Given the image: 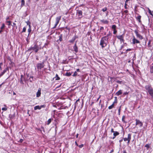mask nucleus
<instances>
[{"label":"nucleus","instance_id":"a19ab883","mask_svg":"<svg viewBox=\"0 0 153 153\" xmlns=\"http://www.w3.org/2000/svg\"><path fill=\"white\" fill-rule=\"evenodd\" d=\"M28 31L29 32L28 35L30 33L31 31V28H29L28 29Z\"/></svg>","mask_w":153,"mask_h":153},{"label":"nucleus","instance_id":"1a4fd4ad","mask_svg":"<svg viewBox=\"0 0 153 153\" xmlns=\"http://www.w3.org/2000/svg\"><path fill=\"white\" fill-rule=\"evenodd\" d=\"M45 107V105H41V106L37 105L34 107V110H36L37 109L40 110L42 108H44Z\"/></svg>","mask_w":153,"mask_h":153},{"label":"nucleus","instance_id":"052dcab7","mask_svg":"<svg viewBox=\"0 0 153 153\" xmlns=\"http://www.w3.org/2000/svg\"><path fill=\"white\" fill-rule=\"evenodd\" d=\"M113 152H114V150L113 149H112L111 150L110 153H111Z\"/></svg>","mask_w":153,"mask_h":153},{"label":"nucleus","instance_id":"c85d7f7f","mask_svg":"<svg viewBox=\"0 0 153 153\" xmlns=\"http://www.w3.org/2000/svg\"><path fill=\"white\" fill-rule=\"evenodd\" d=\"M125 116L123 115V117H122V121L124 123H126L125 121Z\"/></svg>","mask_w":153,"mask_h":153},{"label":"nucleus","instance_id":"4be33fe9","mask_svg":"<svg viewBox=\"0 0 153 153\" xmlns=\"http://www.w3.org/2000/svg\"><path fill=\"white\" fill-rule=\"evenodd\" d=\"M101 22L105 24H108V21L107 20H105L104 19L101 20Z\"/></svg>","mask_w":153,"mask_h":153},{"label":"nucleus","instance_id":"5701e85b","mask_svg":"<svg viewBox=\"0 0 153 153\" xmlns=\"http://www.w3.org/2000/svg\"><path fill=\"white\" fill-rule=\"evenodd\" d=\"M150 71L151 73L153 74V65H152V66L150 67Z\"/></svg>","mask_w":153,"mask_h":153},{"label":"nucleus","instance_id":"c756f323","mask_svg":"<svg viewBox=\"0 0 153 153\" xmlns=\"http://www.w3.org/2000/svg\"><path fill=\"white\" fill-rule=\"evenodd\" d=\"M121 106H120V107H119V108L118 109V114L119 115H120V111H121Z\"/></svg>","mask_w":153,"mask_h":153},{"label":"nucleus","instance_id":"69168bd1","mask_svg":"<svg viewBox=\"0 0 153 153\" xmlns=\"http://www.w3.org/2000/svg\"><path fill=\"white\" fill-rule=\"evenodd\" d=\"M59 39L61 41H62V38L61 37H60Z\"/></svg>","mask_w":153,"mask_h":153},{"label":"nucleus","instance_id":"3c124183","mask_svg":"<svg viewBox=\"0 0 153 153\" xmlns=\"http://www.w3.org/2000/svg\"><path fill=\"white\" fill-rule=\"evenodd\" d=\"M128 94V93L127 92H126L124 93H123V95H127Z\"/></svg>","mask_w":153,"mask_h":153},{"label":"nucleus","instance_id":"c03bdc74","mask_svg":"<svg viewBox=\"0 0 153 153\" xmlns=\"http://www.w3.org/2000/svg\"><path fill=\"white\" fill-rule=\"evenodd\" d=\"M80 148H82L83 146V145L82 144L78 146Z\"/></svg>","mask_w":153,"mask_h":153},{"label":"nucleus","instance_id":"13d9d810","mask_svg":"<svg viewBox=\"0 0 153 153\" xmlns=\"http://www.w3.org/2000/svg\"><path fill=\"white\" fill-rule=\"evenodd\" d=\"M121 81H117V82L118 83H121Z\"/></svg>","mask_w":153,"mask_h":153},{"label":"nucleus","instance_id":"4d7b16f0","mask_svg":"<svg viewBox=\"0 0 153 153\" xmlns=\"http://www.w3.org/2000/svg\"><path fill=\"white\" fill-rule=\"evenodd\" d=\"M76 71V72L79 71V69H77Z\"/></svg>","mask_w":153,"mask_h":153},{"label":"nucleus","instance_id":"cd10ccee","mask_svg":"<svg viewBox=\"0 0 153 153\" xmlns=\"http://www.w3.org/2000/svg\"><path fill=\"white\" fill-rule=\"evenodd\" d=\"M51 121V119H49L47 121V124L48 125H49Z\"/></svg>","mask_w":153,"mask_h":153},{"label":"nucleus","instance_id":"2f4dec72","mask_svg":"<svg viewBox=\"0 0 153 153\" xmlns=\"http://www.w3.org/2000/svg\"><path fill=\"white\" fill-rule=\"evenodd\" d=\"M77 75V73L76 71H75L74 72V74H73V75L72 76H76V75Z\"/></svg>","mask_w":153,"mask_h":153},{"label":"nucleus","instance_id":"bb28decb","mask_svg":"<svg viewBox=\"0 0 153 153\" xmlns=\"http://www.w3.org/2000/svg\"><path fill=\"white\" fill-rule=\"evenodd\" d=\"M4 106L5 107L3 108H2V110L4 111H6L7 110V108L6 107L7 106L6 105H4Z\"/></svg>","mask_w":153,"mask_h":153},{"label":"nucleus","instance_id":"680f3d73","mask_svg":"<svg viewBox=\"0 0 153 153\" xmlns=\"http://www.w3.org/2000/svg\"><path fill=\"white\" fill-rule=\"evenodd\" d=\"M75 143L76 145L77 146H78V144H77V142H76H76H75Z\"/></svg>","mask_w":153,"mask_h":153},{"label":"nucleus","instance_id":"b1692460","mask_svg":"<svg viewBox=\"0 0 153 153\" xmlns=\"http://www.w3.org/2000/svg\"><path fill=\"white\" fill-rule=\"evenodd\" d=\"M115 100L114 102H113L112 104H114H114L115 103H117V97H115Z\"/></svg>","mask_w":153,"mask_h":153},{"label":"nucleus","instance_id":"ea45409f","mask_svg":"<svg viewBox=\"0 0 153 153\" xmlns=\"http://www.w3.org/2000/svg\"><path fill=\"white\" fill-rule=\"evenodd\" d=\"M2 65H3L2 62H1L0 63V70H2L1 66Z\"/></svg>","mask_w":153,"mask_h":153},{"label":"nucleus","instance_id":"393cba45","mask_svg":"<svg viewBox=\"0 0 153 153\" xmlns=\"http://www.w3.org/2000/svg\"><path fill=\"white\" fill-rule=\"evenodd\" d=\"M114 104H112L110 106L108 107V108L109 109H111L112 108L114 107Z\"/></svg>","mask_w":153,"mask_h":153},{"label":"nucleus","instance_id":"423d86ee","mask_svg":"<svg viewBox=\"0 0 153 153\" xmlns=\"http://www.w3.org/2000/svg\"><path fill=\"white\" fill-rule=\"evenodd\" d=\"M136 121V125H139L140 127H141L143 125V123L140 121L139 120L136 119L135 120Z\"/></svg>","mask_w":153,"mask_h":153},{"label":"nucleus","instance_id":"6e6552de","mask_svg":"<svg viewBox=\"0 0 153 153\" xmlns=\"http://www.w3.org/2000/svg\"><path fill=\"white\" fill-rule=\"evenodd\" d=\"M43 64H44L43 63H38L36 65V67H37V68L38 69H40L42 68H43L44 67Z\"/></svg>","mask_w":153,"mask_h":153},{"label":"nucleus","instance_id":"39448f33","mask_svg":"<svg viewBox=\"0 0 153 153\" xmlns=\"http://www.w3.org/2000/svg\"><path fill=\"white\" fill-rule=\"evenodd\" d=\"M131 134H128L127 137H125L123 138V140L124 141H128L127 143L128 144H129V142L131 140Z\"/></svg>","mask_w":153,"mask_h":153},{"label":"nucleus","instance_id":"9d476101","mask_svg":"<svg viewBox=\"0 0 153 153\" xmlns=\"http://www.w3.org/2000/svg\"><path fill=\"white\" fill-rule=\"evenodd\" d=\"M41 88H39L37 92L36 93V96L37 97H39L40 96L41 94Z\"/></svg>","mask_w":153,"mask_h":153},{"label":"nucleus","instance_id":"f03ea898","mask_svg":"<svg viewBox=\"0 0 153 153\" xmlns=\"http://www.w3.org/2000/svg\"><path fill=\"white\" fill-rule=\"evenodd\" d=\"M145 88L147 92L150 94L153 99V88L151 85H148L145 86Z\"/></svg>","mask_w":153,"mask_h":153},{"label":"nucleus","instance_id":"2eb2a0df","mask_svg":"<svg viewBox=\"0 0 153 153\" xmlns=\"http://www.w3.org/2000/svg\"><path fill=\"white\" fill-rule=\"evenodd\" d=\"M76 13L79 16H82V11L80 10H77Z\"/></svg>","mask_w":153,"mask_h":153},{"label":"nucleus","instance_id":"58836bf2","mask_svg":"<svg viewBox=\"0 0 153 153\" xmlns=\"http://www.w3.org/2000/svg\"><path fill=\"white\" fill-rule=\"evenodd\" d=\"M5 27V25L4 24H3L2 26L1 27V29H3Z\"/></svg>","mask_w":153,"mask_h":153},{"label":"nucleus","instance_id":"49530a36","mask_svg":"<svg viewBox=\"0 0 153 153\" xmlns=\"http://www.w3.org/2000/svg\"><path fill=\"white\" fill-rule=\"evenodd\" d=\"M114 30L113 33L115 34L117 32V31L116 30V29Z\"/></svg>","mask_w":153,"mask_h":153},{"label":"nucleus","instance_id":"09e8293b","mask_svg":"<svg viewBox=\"0 0 153 153\" xmlns=\"http://www.w3.org/2000/svg\"><path fill=\"white\" fill-rule=\"evenodd\" d=\"M23 141V140L22 139H20L19 141V142L22 143Z\"/></svg>","mask_w":153,"mask_h":153},{"label":"nucleus","instance_id":"412c9836","mask_svg":"<svg viewBox=\"0 0 153 153\" xmlns=\"http://www.w3.org/2000/svg\"><path fill=\"white\" fill-rule=\"evenodd\" d=\"M72 73V72H71V73L70 72H67L65 74V75L66 76H69L71 75Z\"/></svg>","mask_w":153,"mask_h":153},{"label":"nucleus","instance_id":"bf43d9fd","mask_svg":"<svg viewBox=\"0 0 153 153\" xmlns=\"http://www.w3.org/2000/svg\"><path fill=\"white\" fill-rule=\"evenodd\" d=\"M100 97L97 99V101H98V100H99V99L100 98Z\"/></svg>","mask_w":153,"mask_h":153},{"label":"nucleus","instance_id":"338daca9","mask_svg":"<svg viewBox=\"0 0 153 153\" xmlns=\"http://www.w3.org/2000/svg\"><path fill=\"white\" fill-rule=\"evenodd\" d=\"M29 26V28H31V26H30V25H28Z\"/></svg>","mask_w":153,"mask_h":153},{"label":"nucleus","instance_id":"72a5a7b5","mask_svg":"<svg viewBox=\"0 0 153 153\" xmlns=\"http://www.w3.org/2000/svg\"><path fill=\"white\" fill-rule=\"evenodd\" d=\"M6 22L8 23V25L9 26H10L11 25V22L10 21H7Z\"/></svg>","mask_w":153,"mask_h":153},{"label":"nucleus","instance_id":"e433bc0d","mask_svg":"<svg viewBox=\"0 0 153 153\" xmlns=\"http://www.w3.org/2000/svg\"><path fill=\"white\" fill-rule=\"evenodd\" d=\"M26 27H24L23 29V30H22V32H25V31H26Z\"/></svg>","mask_w":153,"mask_h":153},{"label":"nucleus","instance_id":"79ce46f5","mask_svg":"<svg viewBox=\"0 0 153 153\" xmlns=\"http://www.w3.org/2000/svg\"><path fill=\"white\" fill-rule=\"evenodd\" d=\"M131 50V49H127L126 51V53H127V52L128 51H130Z\"/></svg>","mask_w":153,"mask_h":153},{"label":"nucleus","instance_id":"6ab92c4d","mask_svg":"<svg viewBox=\"0 0 153 153\" xmlns=\"http://www.w3.org/2000/svg\"><path fill=\"white\" fill-rule=\"evenodd\" d=\"M119 134V133L117 131H115L113 135H114V137L113 138V139L115 138L116 136L118 135Z\"/></svg>","mask_w":153,"mask_h":153},{"label":"nucleus","instance_id":"a878e982","mask_svg":"<svg viewBox=\"0 0 153 153\" xmlns=\"http://www.w3.org/2000/svg\"><path fill=\"white\" fill-rule=\"evenodd\" d=\"M25 5V1L24 0H22L21 6L22 7Z\"/></svg>","mask_w":153,"mask_h":153},{"label":"nucleus","instance_id":"a18cd8bd","mask_svg":"<svg viewBox=\"0 0 153 153\" xmlns=\"http://www.w3.org/2000/svg\"><path fill=\"white\" fill-rule=\"evenodd\" d=\"M26 23H27V25H30V22H29V21H28L27 22H26Z\"/></svg>","mask_w":153,"mask_h":153},{"label":"nucleus","instance_id":"e2e57ef3","mask_svg":"<svg viewBox=\"0 0 153 153\" xmlns=\"http://www.w3.org/2000/svg\"><path fill=\"white\" fill-rule=\"evenodd\" d=\"M9 18H10L9 17H7L6 18V20H8V19H9Z\"/></svg>","mask_w":153,"mask_h":153},{"label":"nucleus","instance_id":"864d4df0","mask_svg":"<svg viewBox=\"0 0 153 153\" xmlns=\"http://www.w3.org/2000/svg\"><path fill=\"white\" fill-rule=\"evenodd\" d=\"M124 12L126 13H127L128 12V10H125L124 11Z\"/></svg>","mask_w":153,"mask_h":153},{"label":"nucleus","instance_id":"ddd939ff","mask_svg":"<svg viewBox=\"0 0 153 153\" xmlns=\"http://www.w3.org/2000/svg\"><path fill=\"white\" fill-rule=\"evenodd\" d=\"M77 38V37L76 36H74L72 38V39L69 41V42L71 43H73L75 41L76 39Z\"/></svg>","mask_w":153,"mask_h":153},{"label":"nucleus","instance_id":"5fc2aeb1","mask_svg":"<svg viewBox=\"0 0 153 153\" xmlns=\"http://www.w3.org/2000/svg\"><path fill=\"white\" fill-rule=\"evenodd\" d=\"M104 29V28L103 27H101L100 28V30H102Z\"/></svg>","mask_w":153,"mask_h":153},{"label":"nucleus","instance_id":"f257e3e1","mask_svg":"<svg viewBox=\"0 0 153 153\" xmlns=\"http://www.w3.org/2000/svg\"><path fill=\"white\" fill-rule=\"evenodd\" d=\"M108 37V36H105L102 37L100 41V45L102 48L105 47L107 45Z\"/></svg>","mask_w":153,"mask_h":153},{"label":"nucleus","instance_id":"4c0bfd02","mask_svg":"<svg viewBox=\"0 0 153 153\" xmlns=\"http://www.w3.org/2000/svg\"><path fill=\"white\" fill-rule=\"evenodd\" d=\"M107 10V8L106 7L102 9V10L103 12H105Z\"/></svg>","mask_w":153,"mask_h":153},{"label":"nucleus","instance_id":"473e14b6","mask_svg":"<svg viewBox=\"0 0 153 153\" xmlns=\"http://www.w3.org/2000/svg\"><path fill=\"white\" fill-rule=\"evenodd\" d=\"M116 26L115 25H113L112 26V28L114 30L116 29Z\"/></svg>","mask_w":153,"mask_h":153},{"label":"nucleus","instance_id":"dca6fc26","mask_svg":"<svg viewBox=\"0 0 153 153\" xmlns=\"http://www.w3.org/2000/svg\"><path fill=\"white\" fill-rule=\"evenodd\" d=\"M73 48L74 49V51L76 53H77L78 51V48H77V46H76V43L75 44V45L73 47Z\"/></svg>","mask_w":153,"mask_h":153},{"label":"nucleus","instance_id":"aec40b11","mask_svg":"<svg viewBox=\"0 0 153 153\" xmlns=\"http://www.w3.org/2000/svg\"><path fill=\"white\" fill-rule=\"evenodd\" d=\"M141 18V16H137V17L136 18V19L140 23L141 22V21L140 20Z\"/></svg>","mask_w":153,"mask_h":153},{"label":"nucleus","instance_id":"f8f14e48","mask_svg":"<svg viewBox=\"0 0 153 153\" xmlns=\"http://www.w3.org/2000/svg\"><path fill=\"white\" fill-rule=\"evenodd\" d=\"M134 32L137 37H138L140 39H143L142 36L138 33V32L137 31L135 30Z\"/></svg>","mask_w":153,"mask_h":153},{"label":"nucleus","instance_id":"6e6d98bb","mask_svg":"<svg viewBox=\"0 0 153 153\" xmlns=\"http://www.w3.org/2000/svg\"><path fill=\"white\" fill-rule=\"evenodd\" d=\"M111 132H113V133H114V130H113V128L111 129Z\"/></svg>","mask_w":153,"mask_h":153},{"label":"nucleus","instance_id":"de8ad7c7","mask_svg":"<svg viewBox=\"0 0 153 153\" xmlns=\"http://www.w3.org/2000/svg\"><path fill=\"white\" fill-rule=\"evenodd\" d=\"M145 147H147V148H149V145L148 144H147L145 145Z\"/></svg>","mask_w":153,"mask_h":153},{"label":"nucleus","instance_id":"4468645a","mask_svg":"<svg viewBox=\"0 0 153 153\" xmlns=\"http://www.w3.org/2000/svg\"><path fill=\"white\" fill-rule=\"evenodd\" d=\"M8 70V68L7 67L5 69H4L3 71L1 72V74H0V77L3 75Z\"/></svg>","mask_w":153,"mask_h":153},{"label":"nucleus","instance_id":"603ef678","mask_svg":"<svg viewBox=\"0 0 153 153\" xmlns=\"http://www.w3.org/2000/svg\"><path fill=\"white\" fill-rule=\"evenodd\" d=\"M41 128H42V130L44 132H45V130H44V129L43 127H42Z\"/></svg>","mask_w":153,"mask_h":153},{"label":"nucleus","instance_id":"7ed1b4c3","mask_svg":"<svg viewBox=\"0 0 153 153\" xmlns=\"http://www.w3.org/2000/svg\"><path fill=\"white\" fill-rule=\"evenodd\" d=\"M39 50V46L36 45H35L33 47H31L30 48L28 51H30L31 50L35 51V52H37Z\"/></svg>","mask_w":153,"mask_h":153},{"label":"nucleus","instance_id":"0eeeda50","mask_svg":"<svg viewBox=\"0 0 153 153\" xmlns=\"http://www.w3.org/2000/svg\"><path fill=\"white\" fill-rule=\"evenodd\" d=\"M61 16H59V17H57L56 18V22L55 24V26H54V27H53V28H55L56 27V26H57V25L59 23V21L61 19Z\"/></svg>","mask_w":153,"mask_h":153},{"label":"nucleus","instance_id":"f704fd0d","mask_svg":"<svg viewBox=\"0 0 153 153\" xmlns=\"http://www.w3.org/2000/svg\"><path fill=\"white\" fill-rule=\"evenodd\" d=\"M13 27H15L16 29L17 28V26H16V24L15 23H13Z\"/></svg>","mask_w":153,"mask_h":153},{"label":"nucleus","instance_id":"774afa93","mask_svg":"<svg viewBox=\"0 0 153 153\" xmlns=\"http://www.w3.org/2000/svg\"><path fill=\"white\" fill-rule=\"evenodd\" d=\"M123 153H126V151H123Z\"/></svg>","mask_w":153,"mask_h":153},{"label":"nucleus","instance_id":"0e129e2a","mask_svg":"<svg viewBox=\"0 0 153 153\" xmlns=\"http://www.w3.org/2000/svg\"><path fill=\"white\" fill-rule=\"evenodd\" d=\"M78 135H79V134H76V137L77 138H78Z\"/></svg>","mask_w":153,"mask_h":153},{"label":"nucleus","instance_id":"8fccbe9b","mask_svg":"<svg viewBox=\"0 0 153 153\" xmlns=\"http://www.w3.org/2000/svg\"><path fill=\"white\" fill-rule=\"evenodd\" d=\"M127 4L126 3V2L125 4V6H124L125 8V9H127Z\"/></svg>","mask_w":153,"mask_h":153},{"label":"nucleus","instance_id":"f3484780","mask_svg":"<svg viewBox=\"0 0 153 153\" xmlns=\"http://www.w3.org/2000/svg\"><path fill=\"white\" fill-rule=\"evenodd\" d=\"M23 79H24V77H23V75H21V78H20V82L22 84H24L23 82Z\"/></svg>","mask_w":153,"mask_h":153},{"label":"nucleus","instance_id":"a211bd4d","mask_svg":"<svg viewBox=\"0 0 153 153\" xmlns=\"http://www.w3.org/2000/svg\"><path fill=\"white\" fill-rule=\"evenodd\" d=\"M122 94V91L121 90H120L117 92L116 93V94L117 96H119L121 94Z\"/></svg>","mask_w":153,"mask_h":153},{"label":"nucleus","instance_id":"20e7f679","mask_svg":"<svg viewBox=\"0 0 153 153\" xmlns=\"http://www.w3.org/2000/svg\"><path fill=\"white\" fill-rule=\"evenodd\" d=\"M125 34H123L122 35H119L116 36L117 38L120 40V41L121 43L123 42L124 43V36Z\"/></svg>","mask_w":153,"mask_h":153},{"label":"nucleus","instance_id":"9b49d317","mask_svg":"<svg viewBox=\"0 0 153 153\" xmlns=\"http://www.w3.org/2000/svg\"><path fill=\"white\" fill-rule=\"evenodd\" d=\"M140 43V42L136 39L134 37L132 39V43L133 44H135L136 43Z\"/></svg>","mask_w":153,"mask_h":153},{"label":"nucleus","instance_id":"7c9ffc66","mask_svg":"<svg viewBox=\"0 0 153 153\" xmlns=\"http://www.w3.org/2000/svg\"><path fill=\"white\" fill-rule=\"evenodd\" d=\"M56 80H59L60 79V78L59 77L58 75H57V74H56Z\"/></svg>","mask_w":153,"mask_h":153},{"label":"nucleus","instance_id":"c9c22d12","mask_svg":"<svg viewBox=\"0 0 153 153\" xmlns=\"http://www.w3.org/2000/svg\"><path fill=\"white\" fill-rule=\"evenodd\" d=\"M148 12L151 15L153 16L151 10L149 8L148 9Z\"/></svg>","mask_w":153,"mask_h":153},{"label":"nucleus","instance_id":"37998d69","mask_svg":"<svg viewBox=\"0 0 153 153\" xmlns=\"http://www.w3.org/2000/svg\"><path fill=\"white\" fill-rule=\"evenodd\" d=\"M148 46L149 47H151V46L150 45V41H149L148 43Z\"/></svg>","mask_w":153,"mask_h":153}]
</instances>
